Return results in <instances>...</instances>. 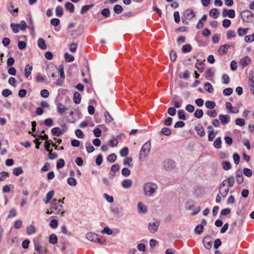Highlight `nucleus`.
Segmentation results:
<instances>
[{
    "instance_id": "f257e3e1",
    "label": "nucleus",
    "mask_w": 254,
    "mask_h": 254,
    "mask_svg": "<svg viewBox=\"0 0 254 254\" xmlns=\"http://www.w3.org/2000/svg\"><path fill=\"white\" fill-rule=\"evenodd\" d=\"M158 186L153 182H147L143 187V192L145 196L147 197H154L157 193Z\"/></svg>"
},
{
    "instance_id": "f03ea898",
    "label": "nucleus",
    "mask_w": 254,
    "mask_h": 254,
    "mask_svg": "<svg viewBox=\"0 0 254 254\" xmlns=\"http://www.w3.org/2000/svg\"><path fill=\"white\" fill-rule=\"evenodd\" d=\"M60 201L57 199H54L51 203L50 209L54 211V214L61 215L64 216L65 211L64 210V206L60 204Z\"/></svg>"
},
{
    "instance_id": "7ed1b4c3",
    "label": "nucleus",
    "mask_w": 254,
    "mask_h": 254,
    "mask_svg": "<svg viewBox=\"0 0 254 254\" xmlns=\"http://www.w3.org/2000/svg\"><path fill=\"white\" fill-rule=\"evenodd\" d=\"M151 147V144L150 141H147L143 145L139 154V160L140 161L143 160L148 156L150 151Z\"/></svg>"
},
{
    "instance_id": "20e7f679",
    "label": "nucleus",
    "mask_w": 254,
    "mask_h": 254,
    "mask_svg": "<svg viewBox=\"0 0 254 254\" xmlns=\"http://www.w3.org/2000/svg\"><path fill=\"white\" fill-rule=\"evenodd\" d=\"M241 17L244 22H251L254 20V15L250 10H245L241 12Z\"/></svg>"
},
{
    "instance_id": "39448f33",
    "label": "nucleus",
    "mask_w": 254,
    "mask_h": 254,
    "mask_svg": "<svg viewBox=\"0 0 254 254\" xmlns=\"http://www.w3.org/2000/svg\"><path fill=\"white\" fill-rule=\"evenodd\" d=\"M163 168L168 171L173 170L176 167L174 161L170 159H167L162 162Z\"/></svg>"
},
{
    "instance_id": "423d86ee",
    "label": "nucleus",
    "mask_w": 254,
    "mask_h": 254,
    "mask_svg": "<svg viewBox=\"0 0 254 254\" xmlns=\"http://www.w3.org/2000/svg\"><path fill=\"white\" fill-rule=\"evenodd\" d=\"M248 84L251 94L254 96V71L253 70L249 72Z\"/></svg>"
},
{
    "instance_id": "0eeeda50",
    "label": "nucleus",
    "mask_w": 254,
    "mask_h": 254,
    "mask_svg": "<svg viewBox=\"0 0 254 254\" xmlns=\"http://www.w3.org/2000/svg\"><path fill=\"white\" fill-rule=\"evenodd\" d=\"M227 180H224L221 184L219 191L220 194L222 197H225L227 195L229 190V187L226 186Z\"/></svg>"
},
{
    "instance_id": "6e6552de",
    "label": "nucleus",
    "mask_w": 254,
    "mask_h": 254,
    "mask_svg": "<svg viewBox=\"0 0 254 254\" xmlns=\"http://www.w3.org/2000/svg\"><path fill=\"white\" fill-rule=\"evenodd\" d=\"M86 237L88 240L91 242H97L100 244L102 243L101 239L98 238V236L95 233H88L86 235Z\"/></svg>"
},
{
    "instance_id": "1a4fd4ad",
    "label": "nucleus",
    "mask_w": 254,
    "mask_h": 254,
    "mask_svg": "<svg viewBox=\"0 0 254 254\" xmlns=\"http://www.w3.org/2000/svg\"><path fill=\"white\" fill-rule=\"evenodd\" d=\"M160 224V222L159 221H155L153 222H150L148 224V230L149 231L154 233L158 230V227Z\"/></svg>"
},
{
    "instance_id": "9d476101",
    "label": "nucleus",
    "mask_w": 254,
    "mask_h": 254,
    "mask_svg": "<svg viewBox=\"0 0 254 254\" xmlns=\"http://www.w3.org/2000/svg\"><path fill=\"white\" fill-rule=\"evenodd\" d=\"M202 243L204 247L208 250H209L212 247V238L209 236H207L203 238L202 239Z\"/></svg>"
},
{
    "instance_id": "9b49d317",
    "label": "nucleus",
    "mask_w": 254,
    "mask_h": 254,
    "mask_svg": "<svg viewBox=\"0 0 254 254\" xmlns=\"http://www.w3.org/2000/svg\"><path fill=\"white\" fill-rule=\"evenodd\" d=\"M7 10L13 16H17V13L18 12V8H16L14 9V4L12 2H9V5L7 7Z\"/></svg>"
},
{
    "instance_id": "f8f14e48",
    "label": "nucleus",
    "mask_w": 254,
    "mask_h": 254,
    "mask_svg": "<svg viewBox=\"0 0 254 254\" xmlns=\"http://www.w3.org/2000/svg\"><path fill=\"white\" fill-rule=\"evenodd\" d=\"M195 16L193 10L190 9H188L184 13V17L188 20H191Z\"/></svg>"
},
{
    "instance_id": "ddd939ff",
    "label": "nucleus",
    "mask_w": 254,
    "mask_h": 254,
    "mask_svg": "<svg viewBox=\"0 0 254 254\" xmlns=\"http://www.w3.org/2000/svg\"><path fill=\"white\" fill-rule=\"evenodd\" d=\"M230 46L228 44L221 45L218 50V53L220 55H224L227 54L228 49Z\"/></svg>"
},
{
    "instance_id": "4468645a",
    "label": "nucleus",
    "mask_w": 254,
    "mask_h": 254,
    "mask_svg": "<svg viewBox=\"0 0 254 254\" xmlns=\"http://www.w3.org/2000/svg\"><path fill=\"white\" fill-rule=\"evenodd\" d=\"M219 120L221 122V123L223 125H226L229 123L230 121V117L228 115H220L219 116Z\"/></svg>"
},
{
    "instance_id": "2eb2a0df",
    "label": "nucleus",
    "mask_w": 254,
    "mask_h": 254,
    "mask_svg": "<svg viewBox=\"0 0 254 254\" xmlns=\"http://www.w3.org/2000/svg\"><path fill=\"white\" fill-rule=\"evenodd\" d=\"M251 62V59L248 56H245L241 59L240 61V63L242 66L243 68L250 64Z\"/></svg>"
},
{
    "instance_id": "dca6fc26",
    "label": "nucleus",
    "mask_w": 254,
    "mask_h": 254,
    "mask_svg": "<svg viewBox=\"0 0 254 254\" xmlns=\"http://www.w3.org/2000/svg\"><path fill=\"white\" fill-rule=\"evenodd\" d=\"M204 61V60H197V63L195 64V67L200 72H202L204 70L203 63Z\"/></svg>"
},
{
    "instance_id": "f3484780",
    "label": "nucleus",
    "mask_w": 254,
    "mask_h": 254,
    "mask_svg": "<svg viewBox=\"0 0 254 254\" xmlns=\"http://www.w3.org/2000/svg\"><path fill=\"white\" fill-rule=\"evenodd\" d=\"M226 108L229 110L228 113H238V109L237 108H233L231 103L230 102L226 103Z\"/></svg>"
},
{
    "instance_id": "a211bd4d",
    "label": "nucleus",
    "mask_w": 254,
    "mask_h": 254,
    "mask_svg": "<svg viewBox=\"0 0 254 254\" xmlns=\"http://www.w3.org/2000/svg\"><path fill=\"white\" fill-rule=\"evenodd\" d=\"M138 212L139 213H145L147 211V206L142 202H139L137 204Z\"/></svg>"
},
{
    "instance_id": "6ab92c4d",
    "label": "nucleus",
    "mask_w": 254,
    "mask_h": 254,
    "mask_svg": "<svg viewBox=\"0 0 254 254\" xmlns=\"http://www.w3.org/2000/svg\"><path fill=\"white\" fill-rule=\"evenodd\" d=\"M37 44H38V47L40 49H41L42 50H45L47 49V46L46 45L45 41L43 38H39L38 40Z\"/></svg>"
},
{
    "instance_id": "aec40b11",
    "label": "nucleus",
    "mask_w": 254,
    "mask_h": 254,
    "mask_svg": "<svg viewBox=\"0 0 254 254\" xmlns=\"http://www.w3.org/2000/svg\"><path fill=\"white\" fill-rule=\"evenodd\" d=\"M55 193V191L54 190H51L49 191L46 194V199L44 200V202L46 204H48L50 202V200L52 199Z\"/></svg>"
},
{
    "instance_id": "412c9836",
    "label": "nucleus",
    "mask_w": 254,
    "mask_h": 254,
    "mask_svg": "<svg viewBox=\"0 0 254 254\" xmlns=\"http://www.w3.org/2000/svg\"><path fill=\"white\" fill-rule=\"evenodd\" d=\"M209 14L214 19H216L219 16L220 13L217 8H212L210 10Z\"/></svg>"
},
{
    "instance_id": "4be33fe9",
    "label": "nucleus",
    "mask_w": 254,
    "mask_h": 254,
    "mask_svg": "<svg viewBox=\"0 0 254 254\" xmlns=\"http://www.w3.org/2000/svg\"><path fill=\"white\" fill-rule=\"evenodd\" d=\"M132 184V182L131 180L126 179L122 181V185L123 188L128 189L131 187Z\"/></svg>"
},
{
    "instance_id": "5701e85b",
    "label": "nucleus",
    "mask_w": 254,
    "mask_h": 254,
    "mask_svg": "<svg viewBox=\"0 0 254 254\" xmlns=\"http://www.w3.org/2000/svg\"><path fill=\"white\" fill-rule=\"evenodd\" d=\"M57 108L58 113L61 115L63 114L66 110L65 106L61 103H58Z\"/></svg>"
},
{
    "instance_id": "b1692460",
    "label": "nucleus",
    "mask_w": 254,
    "mask_h": 254,
    "mask_svg": "<svg viewBox=\"0 0 254 254\" xmlns=\"http://www.w3.org/2000/svg\"><path fill=\"white\" fill-rule=\"evenodd\" d=\"M197 133L202 137L205 135V131L203 127L202 126H196L194 127Z\"/></svg>"
},
{
    "instance_id": "393cba45",
    "label": "nucleus",
    "mask_w": 254,
    "mask_h": 254,
    "mask_svg": "<svg viewBox=\"0 0 254 254\" xmlns=\"http://www.w3.org/2000/svg\"><path fill=\"white\" fill-rule=\"evenodd\" d=\"M81 97L80 94L78 92H75L73 94V101L76 104H78L81 102Z\"/></svg>"
},
{
    "instance_id": "a878e982",
    "label": "nucleus",
    "mask_w": 254,
    "mask_h": 254,
    "mask_svg": "<svg viewBox=\"0 0 254 254\" xmlns=\"http://www.w3.org/2000/svg\"><path fill=\"white\" fill-rule=\"evenodd\" d=\"M33 67L29 64H27L24 69V74L26 77L28 78L30 75L32 70Z\"/></svg>"
},
{
    "instance_id": "bb28decb",
    "label": "nucleus",
    "mask_w": 254,
    "mask_h": 254,
    "mask_svg": "<svg viewBox=\"0 0 254 254\" xmlns=\"http://www.w3.org/2000/svg\"><path fill=\"white\" fill-rule=\"evenodd\" d=\"M65 8L67 10L69 11L71 13H73L74 11V5L70 2H65Z\"/></svg>"
},
{
    "instance_id": "cd10ccee",
    "label": "nucleus",
    "mask_w": 254,
    "mask_h": 254,
    "mask_svg": "<svg viewBox=\"0 0 254 254\" xmlns=\"http://www.w3.org/2000/svg\"><path fill=\"white\" fill-rule=\"evenodd\" d=\"M221 138L220 137H218L214 141L213 146L215 148L219 149L221 147Z\"/></svg>"
},
{
    "instance_id": "c85d7f7f",
    "label": "nucleus",
    "mask_w": 254,
    "mask_h": 254,
    "mask_svg": "<svg viewBox=\"0 0 254 254\" xmlns=\"http://www.w3.org/2000/svg\"><path fill=\"white\" fill-rule=\"evenodd\" d=\"M51 133L53 136H60L61 135L60 132V128L59 127H55L51 130Z\"/></svg>"
},
{
    "instance_id": "c756f323",
    "label": "nucleus",
    "mask_w": 254,
    "mask_h": 254,
    "mask_svg": "<svg viewBox=\"0 0 254 254\" xmlns=\"http://www.w3.org/2000/svg\"><path fill=\"white\" fill-rule=\"evenodd\" d=\"M214 76V72L212 71L211 68H208L205 72V77L206 79L210 80V78Z\"/></svg>"
},
{
    "instance_id": "7c9ffc66",
    "label": "nucleus",
    "mask_w": 254,
    "mask_h": 254,
    "mask_svg": "<svg viewBox=\"0 0 254 254\" xmlns=\"http://www.w3.org/2000/svg\"><path fill=\"white\" fill-rule=\"evenodd\" d=\"M204 227L203 225H197L194 229V233L196 234L200 235L203 233Z\"/></svg>"
},
{
    "instance_id": "2f4dec72",
    "label": "nucleus",
    "mask_w": 254,
    "mask_h": 254,
    "mask_svg": "<svg viewBox=\"0 0 254 254\" xmlns=\"http://www.w3.org/2000/svg\"><path fill=\"white\" fill-rule=\"evenodd\" d=\"M160 133L166 136H170L172 133V131L169 128L164 127L162 128Z\"/></svg>"
},
{
    "instance_id": "473e14b6",
    "label": "nucleus",
    "mask_w": 254,
    "mask_h": 254,
    "mask_svg": "<svg viewBox=\"0 0 254 254\" xmlns=\"http://www.w3.org/2000/svg\"><path fill=\"white\" fill-rule=\"evenodd\" d=\"M32 135L35 137L36 140H47L48 139V136L47 134H44L42 135V134L37 135L36 134H32Z\"/></svg>"
},
{
    "instance_id": "72a5a7b5",
    "label": "nucleus",
    "mask_w": 254,
    "mask_h": 254,
    "mask_svg": "<svg viewBox=\"0 0 254 254\" xmlns=\"http://www.w3.org/2000/svg\"><path fill=\"white\" fill-rule=\"evenodd\" d=\"M23 173V171L21 167L14 168L12 172V174L16 176H18Z\"/></svg>"
},
{
    "instance_id": "f704fd0d",
    "label": "nucleus",
    "mask_w": 254,
    "mask_h": 254,
    "mask_svg": "<svg viewBox=\"0 0 254 254\" xmlns=\"http://www.w3.org/2000/svg\"><path fill=\"white\" fill-rule=\"evenodd\" d=\"M204 89L208 93H212L213 92V86L209 82H207L204 83Z\"/></svg>"
},
{
    "instance_id": "c9c22d12",
    "label": "nucleus",
    "mask_w": 254,
    "mask_h": 254,
    "mask_svg": "<svg viewBox=\"0 0 254 254\" xmlns=\"http://www.w3.org/2000/svg\"><path fill=\"white\" fill-rule=\"evenodd\" d=\"M56 15L58 17H62L63 15V8L61 5H58L56 8Z\"/></svg>"
},
{
    "instance_id": "e433bc0d",
    "label": "nucleus",
    "mask_w": 254,
    "mask_h": 254,
    "mask_svg": "<svg viewBox=\"0 0 254 254\" xmlns=\"http://www.w3.org/2000/svg\"><path fill=\"white\" fill-rule=\"evenodd\" d=\"M132 159L130 157H127L124 161L123 164L125 166H127L129 167H132L133 165L131 164Z\"/></svg>"
},
{
    "instance_id": "4c0bfd02",
    "label": "nucleus",
    "mask_w": 254,
    "mask_h": 254,
    "mask_svg": "<svg viewBox=\"0 0 254 254\" xmlns=\"http://www.w3.org/2000/svg\"><path fill=\"white\" fill-rule=\"evenodd\" d=\"M94 6L93 4H91L90 5H83L80 10V14H84L87 11H88L89 9L92 8Z\"/></svg>"
},
{
    "instance_id": "58836bf2",
    "label": "nucleus",
    "mask_w": 254,
    "mask_h": 254,
    "mask_svg": "<svg viewBox=\"0 0 254 254\" xmlns=\"http://www.w3.org/2000/svg\"><path fill=\"white\" fill-rule=\"evenodd\" d=\"M49 242L52 244H56L58 242V238L57 236L54 234H51L49 237Z\"/></svg>"
},
{
    "instance_id": "ea45409f",
    "label": "nucleus",
    "mask_w": 254,
    "mask_h": 254,
    "mask_svg": "<svg viewBox=\"0 0 254 254\" xmlns=\"http://www.w3.org/2000/svg\"><path fill=\"white\" fill-rule=\"evenodd\" d=\"M205 106L208 109H212L215 107L216 104L214 101H207L205 103Z\"/></svg>"
},
{
    "instance_id": "a19ab883",
    "label": "nucleus",
    "mask_w": 254,
    "mask_h": 254,
    "mask_svg": "<svg viewBox=\"0 0 254 254\" xmlns=\"http://www.w3.org/2000/svg\"><path fill=\"white\" fill-rule=\"evenodd\" d=\"M203 115V112L202 110L200 109H197L196 110L194 113V116L198 119H200L202 117Z\"/></svg>"
},
{
    "instance_id": "79ce46f5",
    "label": "nucleus",
    "mask_w": 254,
    "mask_h": 254,
    "mask_svg": "<svg viewBox=\"0 0 254 254\" xmlns=\"http://www.w3.org/2000/svg\"><path fill=\"white\" fill-rule=\"evenodd\" d=\"M178 118L182 120H186L185 112L183 110H180L178 111Z\"/></svg>"
},
{
    "instance_id": "37998d69",
    "label": "nucleus",
    "mask_w": 254,
    "mask_h": 254,
    "mask_svg": "<svg viewBox=\"0 0 254 254\" xmlns=\"http://www.w3.org/2000/svg\"><path fill=\"white\" fill-rule=\"evenodd\" d=\"M117 159V156L115 153L110 154L107 158V161L110 163H114Z\"/></svg>"
},
{
    "instance_id": "c03bdc74",
    "label": "nucleus",
    "mask_w": 254,
    "mask_h": 254,
    "mask_svg": "<svg viewBox=\"0 0 254 254\" xmlns=\"http://www.w3.org/2000/svg\"><path fill=\"white\" fill-rule=\"evenodd\" d=\"M10 26L14 33H17L19 32V29H20V25H18V24L12 23L10 24Z\"/></svg>"
},
{
    "instance_id": "a18cd8bd",
    "label": "nucleus",
    "mask_w": 254,
    "mask_h": 254,
    "mask_svg": "<svg viewBox=\"0 0 254 254\" xmlns=\"http://www.w3.org/2000/svg\"><path fill=\"white\" fill-rule=\"evenodd\" d=\"M191 49V46L190 44H186L182 47V51L183 53H186L190 52Z\"/></svg>"
},
{
    "instance_id": "49530a36",
    "label": "nucleus",
    "mask_w": 254,
    "mask_h": 254,
    "mask_svg": "<svg viewBox=\"0 0 254 254\" xmlns=\"http://www.w3.org/2000/svg\"><path fill=\"white\" fill-rule=\"evenodd\" d=\"M64 57L65 61L67 62H73L74 60V57L72 55L69 54L68 53H65Z\"/></svg>"
},
{
    "instance_id": "de8ad7c7",
    "label": "nucleus",
    "mask_w": 254,
    "mask_h": 254,
    "mask_svg": "<svg viewBox=\"0 0 254 254\" xmlns=\"http://www.w3.org/2000/svg\"><path fill=\"white\" fill-rule=\"evenodd\" d=\"M85 147L87 151L89 153H92L94 151V147L91 145L90 142H86L85 143Z\"/></svg>"
},
{
    "instance_id": "09e8293b",
    "label": "nucleus",
    "mask_w": 254,
    "mask_h": 254,
    "mask_svg": "<svg viewBox=\"0 0 254 254\" xmlns=\"http://www.w3.org/2000/svg\"><path fill=\"white\" fill-rule=\"evenodd\" d=\"M114 12L117 14L121 13L123 11V7L121 5L116 4L113 8Z\"/></svg>"
},
{
    "instance_id": "8fccbe9b",
    "label": "nucleus",
    "mask_w": 254,
    "mask_h": 254,
    "mask_svg": "<svg viewBox=\"0 0 254 254\" xmlns=\"http://www.w3.org/2000/svg\"><path fill=\"white\" fill-rule=\"evenodd\" d=\"M222 167L224 170H228L231 168V165L228 161H224L222 163Z\"/></svg>"
},
{
    "instance_id": "3c124183",
    "label": "nucleus",
    "mask_w": 254,
    "mask_h": 254,
    "mask_svg": "<svg viewBox=\"0 0 254 254\" xmlns=\"http://www.w3.org/2000/svg\"><path fill=\"white\" fill-rule=\"evenodd\" d=\"M36 232L35 227L33 225H31L30 226L27 227V233L28 235H32L35 233Z\"/></svg>"
},
{
    "instance_id": "603ef678",
    "label": "nucleus",
    "mask_w": 254,
    "mask_h": 254,
    "mask_svg": "<svg viewBox=\"0 0 254 254\" xmlns=\"http://www.w3.org/2000/svg\"><path fill=\"white\" fill-rule=\"evenodd\" d=\"M174 102V108H179L182 106V104L183 103V99L181 98H180L178 100H174L173 101Z\"/></svg>"
},
{
    "instance_id": "864d4df0",
    "label": "nucleus",
    "mask_w": 254,
    "mask_h": 254,
    "mask_svg": "<svg viewBox=\"0 0 254 254\" xmlns=\"http://www.w3.org/2000/svg\"><path fill=\"white\" fill-rule=\"evenodd\" d=\"M77 48V44L76 43H72L69 45V50L72 53L76 52Z\"/></svg>"
},
{
    "instance_id": "5fc2aeb1",
    "label": "nucleus",
    "mask_w": 254,
    "mask_h": 254,
    "mask_svg": "<svg viewBox=\"0 0 254 254\" xmlns=\"http://www.w3.org/2000/svg\"><path fill=\"white\" fill-rule=\"evenodd\" d=\"M222 83L224 84H227L230 82V78L227 74H223L222 76Z\"/></svg>"
},
{
    "instance_id": "6e6d98bb",
    "label": "nucleus",
    "mask_w": 254,
    "mask_h": 254,
    "mask_svg": "<svg viewBox=\"0 0 254 254\" xmlns=\"http://www.w3.org/2000/svg\"><path fill=\"white\" fill-rule=\"evenodd\" d=\"M128 154V149L127 147H125L120 151V155L122 157H126Z\"/></svg>"
},
{
    "instance_id": "4d7b16f0",
    "label": "nucleus",
    "mask_w": 254,
    "mask_h": 254,
    "mask_svg": "<svg viewBox=\"0 0 254 254\" xmlns=\"http://www.w3.org/2000/svg\"><path fill=\"white\" fill-rule=\"evenodd\" d=\"M217 132H214L213 130H209L208 134V139L209 141H212L215 137Z\"/></svg>"
},
{
    "instance_id": "13d9d810",
    "label": "nucleus",
    "mask_w": 254,
    "mask_h": 254,
    "mask_svg": "<svg viewBox=\"0 0 254 254\" xmlns=\"http://www.w3.org/2000/svg\"><path fill=\"white\" fill-rule=\"evenodd\" d=\"M9 177V174L7 172L3 171L0 173V181H4Z\"/></svg>"
},
{
    "instance_id": "bf43d9fd",
    "label": "nucleus",
    "mask_w": 254,
    "mask_h": 254,
    "mask_svg": "<svg viewBox=\"0 0 254 254\" xmlns=\"http://www.w3.org/2000/svg\"><path fill=\"white\" fill-rule=\"evenodd\" d=\"M227 180V184H228V187H232L233 186L234 182H235V179L233 176H231L229 177Z\"/></svg>"
},
{
    "instance_id": "052dcab7",
    "label": "nucleus",
    "mask_w": 254,
    "mask_h": 254,
    "mask_svg": "<svg viewBox=\"0 0 254 254\" xmlns=\"http://www.w3.org/2000/svg\"><path fill=\"white\" fill-rule=\"evenodd\" d=\"M44 122V124L47 127H51L54 124L53 120L51 118L45 119Z\"/></svg>"
},
{
    "instance_id": "680f3d73",
    "label": "nucleus",
    "mask_w": 254,
    "mask_h": 254,
    "mask_svg": "<svg viewBox=\"0 0 254 254\" xmlns=\"http://www.w3.org/2000/svg\"><path fill=\"white\" fill-rule=\"evenodd\" d=\"M233 90L232 88L228 87L225 88L223 91V93L225 96H229L232 94Z\"/></svg>"
},
{
    "instance_id": "e2e57ef3",
    "label": "nucleus",
    "mask_w": 254,
    "mask_h": 254,
    "mask_svg": "<svg viewBox=\"0 0 254 254\" xmlns=\"http://www.w3.org/2000/svg\"><path fill=\"white\" fill-rule=\"evenodd\" d=\"M64 164H65V162H64V160L63 159H60L57 163V165H56L57 168V169L62 168L64 166Z\"/></svg>"
},
{
    "instance_id": "0e129e2a",
    "label": "nucleus",
    "mask_w": 254,
    "mask_h": 254,
    "mask_svg": "<svg viewBox=\"0 0 254 254\" xmlns=\"http://www.w3.org/2000/svg\"><path fill=\"white\" fill-rule=\"evenodd\" d=\"M67 182L68 184L71 186H75L77 184L76 180L72 177L68 178Z\"/></svg>"
},
{
    "instance_id": "69168bd1",
    "label": "nucleus",
    "mask_w": 254,
    "mask_h": 254,
    "mask_svg": "<svg viewBox=\"0 0 254 254\" xmlns=\"http://www.w3.org/2000/svg\"><path fill=\"white\" fill-rule=\"evenodd\" d=\"M102 15L105 17H109L110 16V10L108 8H104L101 11Z\"/></svg>"
},
{
    "instance_id": "338daca9",
    "label": "nucleus",
    "mask_w": 254,
    "mask_h": 254,
    "mask_svg": "<svg viewBox=\"0 0 254 254\" xmlns=\"http://www.w3.org/2000/svg\"><path fill=\"white\" fill-rule=\"evenodd\" d=\"M104 116L105 117V120L107 123H110L113 121V118L111 116L109 113L108 111H106L104 113Z\"/></svg>"
},
{
    "instance_id": "774afa93",
    "label": "nucleus",
    "mask_w": 254,
    "mask_h": 254,
    "mask_svg": "<svg viewBox=\"0 0 254 254\" xmlns=\"http://www.w3.org/2000/svg\"><path fill=\"white\" fill-rule=\"evenodd\" d=\"M245 41L246 42H252L254 41V33L252 35L245 36Z\"/></svg>"
}]
</instances>
